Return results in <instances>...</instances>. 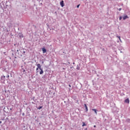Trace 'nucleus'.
I'll list each match as a JSON object with an SVG mask.
<instances>
[{"label":"nucleus","mask_w":130,"mask_h":130,"mask_svg":"<svg viewBox=\"0 0 130 130\" xmlns=\"http://www.w3.org/2000/svg\"><path fill=\"white\" fill-rule=\"evenodd\" d=\"M60 5L61 6V7H62V8H63V7H64V3L63 2V1H61L60 2Z\"/></svg>","instance_id":"f257e3e1"},{"label":"nucleus","mask_w":130,"mask_h":130,"mask_svg":"<svg viewBox=\"0 0 130 130\" xmlns=\"http://www.w3.org/2000/svg\"><path fill=\"white\" fill-rule=\"evenodd\" d=\"M125 103H127V104H129V100L127 99L124 101Z\"/></svg>","instance_id":"f03ea898"},{"label":"nucleus","mask_w":130,"mask_h":130,"mask_svg":"<svg viewBox=\"0 0 130 130\" xmlns=\"http://www.w3.org/2000/svg\"><path fill=\"white\" fill-rule=\"evenodd\" d=\"M37 66L38 67V68L39 69V70H41V65L39 63L37 64Z\"/></svg>","instance_id":"7ed1b4c3"},{"label":"nucleus","mask_w":130,"mask_h":130,"mask_svg":"<svg viewBox=\"0 0 130 130\" xmlns=\"http://www.w3.org/2000/svg\"><path fill=\"white\" fill-rule=\"evenodd\" d=\"M42 50L43 51V53H46V49L45 48H42Z\"/></svg>","instance_id":"20e7f679"},{"label":"nucleus","mask_w":130,"mask_h":130,"mask_svg":"<svg viewBox=\"0 0 130 130\" xmlns=\"http://www.w3.org/2000/svg\"><path fill=\"white\" fill-rule=\"evenodd\" d=\"M1 80H3V81H5L6 80V76H3L1 77Z\"/></svg>","instance_id":"39448f33"},{"label":"nucleus","mask_w":130,"mask_h":130,"mask_svg":"<svg viewBox=\"0 0 130 130\" xmlns=\"http://www.w3.org/2000/svg\"><path fill=\"white\" fill-rule=\"evenodd\" d=\"M92 111H94L96 115H97V110H96V109H92Z\"/></svg>","instance_id":"423d86ee"},{"label":"nucleus","mask_w":130,"mask_h":130,"mask_svg":"<svg viewBox=\"0 0 130 130\" xmlns=\"http://www.w3.org/2000/svg\"><path fill=\"white\" fill-rule=\"evenodd\" d=\"M126 19H128L127 15H126L123 17V20H125Z\"/></svg>","instance_id":"0eeeda50"},{"label":"nucleus","mask_w":130,"mask_h":130,"mask_svg":"<svg viewBox=\"0 0 130 130\" xmlns=\"http://www.w3.org/2000/svg\"><path fill=\"white\" fill-rule=\"evenodd\" d=\"M84 106L85 107L86 111L87 112L88 111V107H87V105L86 104H84Z\"/></svg>","instance_id":"6e6552de"},{"label":"nucleus","mask_w":130,"mask_h":130,"mask_svg":"<svg viewBox=\"0 0 130 130\" xmlns=\"http://www.w3.org/2000/svg\"><path fill=\"white\" fill-rule=\"evenodd\" d=\"M41 70L40 72V75H42V74H43V73H44V72L43 71V70H42V69L40 70Z\"/></svg>","instance_id":"1a4fd4ad"},{"label":"nucleus","mask_w":130,"mask_h":130,"mask_svg":"<svg viewBox=\"0 0 130 130\" xmlns=\"http://www.w3.org/2000/svg\"><path fill=\"white\" fill-rule=\"evenodd\" d=\"M82 123H83L82 126H85V125H86L85 122H83Z\"/></svg>","instance_id":"9d476101"},{"label":"nucleus","mask_w":130,"mask_h":130,"mask_svg":"<svg viewBox=\"0 0 130 130\" xmlns=\"http://www.w3.org/2000/svg\"><path fill=\"white\" fill-rule=\"evenodd\" d=\"M117 37L118 38H119V39L120 42H121V40L120 39V36H117Z\"/></svg>","instance_id":"9b49d317"},{"label":"nucleus","mask_w":130,"mask_h":130,"mask_svg":"<svg viewBox=\"0 0 130 130\" xmlns=\"http://www.w3.org/2000/svg\"><path fill=\"white\" fill-rule=\"evenodd\" d=\"M76 70H78V71H79L80 70V67L79 66H77Z\"/></svg>","instance_id":"f8f14e48"},{"label":"nucleus","mask_w":130,"mask_h":130,"mask_svg":"<svg viewBox=\"0 0 130 130\" xmlns=\"http://www.w3.org/2000/svg\"><path fill=\"white\" fill-rule=\"evenodd\" d=\"M42 108V106H40L39 108H38V109H41Z\"/></svg>","instance_id":"ddd939ff"},{"label":"nucleus","mask_w":130,"mask_h":130,"mask_svg":"<svg viewBox=\"0 0 130 130\" xmlns=\"http://www.w3.org/2000/svg\"><path fill=\"white\" fill-rule=\"evenodd\" d=\"M38 70H39V68H38V67H37V69H36L37 73L38 72V71H38Z\"/></svg>","instance_id":"4468645a"},{"label":"nucleus","mask_w":130,"mask_h":130,"mask_svg":"<svg viewBox=\"0 0 130 130\" xmlns=\"http://www.w3.org/2000/svg\"><path fill=\"white\" fill-rule=\"evenodd\" d=\"M119 19V20H121V19H122V17H121V16H120Z\"/></svg>","instance_id":"2eb2a0df"},{"label":"nucleus","mask_w":130,"mask_h":130,"mask_svg":"<svg viewBox=\"0 0 130 130\" xmlns=\"http://www.w3.org/2000/svg\"><path fill=\"white\" fill-rule=\"evenodd\" d=\"M80 7V5H77V8H79Z\"/></svg>","instance_id":"dca6fc26"},{"label":"nucleus","mask_w":130,"mask_h":130,"mask_svg":"<svg viewBox=\"0 0 130 130\" xmlns=\"http://www.w3.org/2000/svg\"><path fill=\"white\" fill-rule=\"evenodd\" d=\"M23 53H24V54H25V53H26V51H23Z\"/></svg>","instance_id":"f3484780"},{"label":"nucleus","mask_w":130,"mask_h":130,"mask_svg":"<svg viewBox=\"0 0 130 130\" xmlns=\"http://www.w3.org/2000/svg\"><path fill=\"white\" fill-rule=\"evenodd\" d=\"M20 36V37L22 38V37H23V35H21V36Z\"/></svg>","instance_id":"a211bd4d"},{"label":"nucleus","mask_w":130,"mask_h":130,"mask_svg":"<svg viewBox=\"0 0 130 130\" xmlns=\"http://www.w3.org/2000/svg\"><path fill=\"white\" fill-rule=\"evenodd\" d=\"M7 78H10V76H9V75H8V76H7Z\"/></svg>","instance_id":"6ab92c4d"},{"label":"nucleus","mask_w":130,"mask_h":130,"mask_svg":"<svg viewBox=\"0 0 130 130\" xmlns=\"http://www.w3.org/2000/svg\"><path fill=\"white\" fill-rule=\"evenodd\" d=\"M69 87H70L71 88V87H72V86L71 85V84L69 85Z\"/></svg>","instance_id":"aec40b11"},{"label":"nucleus","mask_w":130,"mask_h":130,"mask_svg":"<svg viewBox=\"0 0 130 130\" xmlns=\"http://www.w3.org/2000/svg\"><path fill=\"white\" fill-rule=\"evenodd\" d=\"M121 10V8L119 9V11H120Z\"/></svg>","instance_id":"412c9836"},{"label":"nucleus","mask_w":130,"mask_h":130,"mask_svg":"<svg viewBox=\"0 0 130 130\" xmlns=\"http://www.w3.org/2000/svg\"><path fill=\"white\" fill-rule=\"evenodd\" d=\"M93 127H96V125H94L93 126Z\"/></svg>","instance_id":"4be33fe9"},{"label":"nucleus","mask_w":130,"mask_h":130,"mask_svg":"<svg viewBox=\"0 0 130 130\" xmlns=\"http://www.w3.org/2000/svg\"><path fill=\"white\" fill-rule=\"evenodd\" d=\"M42 63H44V61H42Z\"/></svg>","instance_id":"5701e85b"},{"label":"nucleus","mask_w":130,"mask_h":130,"mask_svg":"<svg viewBox=\"0 0 130 130\" xmlns=\"http://www.w3.org/2000/svg\"><path fill=\"white\" fill-rule=\"evenodd\" d=\"M2 121H0V124H1V123H2Z\"/></svg>","instance_id":"b1692460"},{"label":"nucleus","mask_w":130,"mask_h":130,"mask_svg":"<svg viewBox=\"0 0 130 130\" xmlns=\"http://www.w3.org/2000/svg\"><path fill=\"white\" fill-rule=\"evenodd\" d=\"M19 51V50H17V52Z\"/></svg>","instance_id":"393cba45"},{"label":"nucleus","mask_w":130,"mask_h":130,"mask_svg":"<svg viewBox=\"0 0 130 130\" xmlns=\"http://www.w3.org/2000/svg\"><path fill=\"white\" fill-rule=\"evenodd\" d=\"M106 130H107V129H106Z\"/></svg>","instance_id":"a878e982"}]
</instances>
